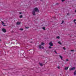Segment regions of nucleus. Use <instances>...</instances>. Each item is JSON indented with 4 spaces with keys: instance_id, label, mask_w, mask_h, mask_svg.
Wrapping results in <instances>:
<instances>
[{
    "instance_id": "6e6552de",
    "label": "nucleus",
    "mask_w": 76,
    "mask_h": 76,
    "mask_svg": "<svg viewBox=\"0 0 76 76\" xmlns=\"http://www.w3.org/2000/svg\"><path fill=\"white\" fill-rule=\"evenodd\" d=\"M59 57L60 58H61V60H63V57L61 56V55H59Z\"/></svg>"
},
{
    "instance_id": "c85d7f7f",
    "label": "nucleus",
    "mask_w": 76,
    "mask_h": 76,
    "mask_svg": "<svg viewBox=\"0 0 76 76\" xmlns=\"http://www.w3.org/2000/svg\"><path fill=\"white\" fill-rule=\"evenodd\" d=\"M67 15H69V13H68L67 14Z\"/></svg>"
},
{
    "instance_id": "cd10ccee",
    "label": "nucleus",
    "mask_w": 76,
    "mask_h": 76,
    "mask_svg": "<svg viewBox=\"0 0 76 76\" xmlns=\"http://www.w3.org/2000/svg\"><path fill=\"white\" fill-rule=\"evenodd\" d=\"M19 14L20 15V14H22V12H19Z\"/></svg>"
},
{
    "instance_id": "4468645a",
    "label": "nucleus",
    "mask_w": 76,
    "mask_h": 76,
    "mask_svg": "<svg viewBox=\"0 0 76 76\" xmlns=\"http://www.w3.org/2000/svg\"><path fill=\"white\" fill-rule=\"evenodd\" d=\"M58 43L59 44H60L61 45V42H58Z\"/></svg>"
},
{
    "instance_id": "7c9ffc66",
    "label": "nucleus",
    "mask_w": 76,
    "mask_h": 76,
    "mask_svg": "<svg viewBox=\"0 0 76 76\" xmlns=\"http://www.w3.org/2000/svg\"><path fill=\"white\" fill-rule=\"evenodd\" d=\"M4 26H6V25H4Z\"/></svg>"
},
{
    "instance_id": "ddd939ff",
    "label": "nucleus",
    "mask_w": 76,
    "mask_h": 76,
    "mask_svg": "<svg viewBox=\"0 0 76 76\" xmlns=\"http://www.w3.org/2000/svg\"><path fill=\"white\" fill-rule=\"evenodd\" d=\"M56 38H57V39H60V37L59 36L57 37H56Z\"/></svg>"
},
{
    "instance_id": "bb28decb",
    "label": "nucleus",
    "mask_w": 76,
    "mask_h": 76,
    "mask_svg": "<svg viewBox=\"0 0 76 76\" xmlns=\"http://www.w3.org/2000/svg\"><path fill=\"white\" fill-rule=\"evenodd\" d=\"M71 51H74V50H71Z\"/></svg>"
},
{
    "instance_id": "9b49d317",
    "label": "nucleus",
    "mask_w": 76,
    "mask_h": 76,
    "mask_svg": "<svg viewBox=\"0 0 76 76\" xmlns=\"http://www.w3.org/2000/svg\"><path fill=\"white\" fill-rule=\"evenodd\" d=\"M39 64L40 65V66H42V64L39 63Z\"/></svg>"
},
{
    "instance_id": "f8f14e48",
    "label": "nucleus",
    "mask_w": 76,
    "mask_h": 76,
    "mask_svg": "<svg viewBox=\"0 0 76 76\" xmlns=\"http://www.w3.org/2000/svg\"><path fill=\"white\" fill-rule=\"evenodd\" d=\"M22 17H23V16L22 15H21L20 16V18H22Z\"/></svg>"
},
{
    "instance_id": "7ed1b4c3",
    "label": "nucleus",
    "mask_w": 76,
    "mask_h": 76,
    "mask_svg": "<svg viewBox=\"0 0 76 76\" xmlns=\"http://www.w3.org/2000/svg\"><path fill=\"white\" fill-rule=\"evenodd\" d=\"M39 48L40 49H41V48H42V49H44V47H42V45H39Z\"/></svg>"
},
{
    "instance_id": "5701e85b",
    "label": "nucleus",
    "mask_w": 76,
    "mask_h": 76,
    "mask_svg": "<svg viewBox=\"0 0 76 76\" xmlns=\"http://www.w3.org/2000/svg\"><path fill=\"white\" fill-rule=\"evenodd\" d=\"M20 30L22 31L23 30V28H20Z\"/></svg>"
},
{
    "instance_id": "c756f323",
    "label": "nucleus",
    "mask_w": 76,
    "mask_h": 76,
    "mask_svg": "<svg viewBox=\"0 0 76 76\" xmlns=\"http://www.w3.org/2000/svg\"><path fill=\"white\" fill-rule=\"evenodd\" d=\"M75 12H76V10L75 11Z\"/></svg>"
},
{
    "instance_id": "393cba45",
    "label": "nucleus",
    "mask_w": 76,
    "mask_h": 76,
    "mask_svg": "<svg viewBox=\"0 0 76 76\" xmlns=\"http://www.w3.org/2000/svg\"><path fill=\"white\" fill-rule=\"evenodd\" d=\"M63 22H64V21H62V23H61V24H62V23H63Z\"/></svg>"
},
{
    "instance_id": "a878e982",
    "label": "nucleus",
    "mask_w": 76,
    "mask_h": 76,
    "mask_svg": "<svg viewBox=\"0 0 76 76\" xmlns=\"http://www.w3.org/2000/svg\"><path fill=\"white\" fill-rule=\"evenodd\" d=\"M51 48V46H50L49 47V48Z\"/></svg>"
},
{
    "instance_id": "412c9836",
    "label": "nucleus",
    "mask_w": 76,
    "mask_h": 76,
    "mask_svg": "<svg viewBox=\"0 0 76 76\" xmlns=\"http://www.w3.org/2000/svg\"><path fill=\"white\" fill-rule=\"evenodd\" d=\"M66 61H69V60H68V59H66Z\"/></svg>"
},
{
    "instance_id": "9d476101",
    "label": "nucleus",
    "mask_w": 76,
    "mask_h": 76,
    "mask_svg": "<svg viewBox=\"0 0 76 76\" xmlns=\"http://www.w3.org/2000/svg\"><path fill=\"white\" fill-rule=\"evenodd\" d=\"M76 19H75L74 20V23L75 25H76V22H75V21H76Z\"/></svg>"
},
{
    "instance_id": "a211bd4d",
    "label": "nucleus",
    "mask_w": 76,
    "mask_h": 76,
    "mask_svg": "<svg viewBox=\"0 0 76 76\" xmlns=\"http://www.w3.org/2000/svg\"><path fill=\"white\" fill-rule=\"evenodd\" d=\"M26 29H28V28H29V27H26Z\"/></svg>"
},
{
    "instance_id": "0eeeda50",
    "label": "nucleus",
    "mask_w": 76,
    "mask_h": 76,
    "mask_svg": "<svg viewBox=\"0 0 76 76\" xmlns=\"http://www.w3.org/2000/svg\"><path fill=\"white\" fill-rule=\"evenodd\" d=\"M20 24V22H17V25H19Z\"/></svg>"
},
{
    "instance_id": "20e7f679",
    "label": "nucleus",
    "mask_w": 76,
    "mask_h": 76,
    "mask_svg": "<svg viewBox=\"0 0 76 76\" xmlns=\"http://www.w3.org/2000/svg\"><path fill=\"white\" fill-rule=\"evenodd\" d=\"M2 31L4 33H5V32H6V29H4V28H3L2 29Z\"/></svg>"
},
{
    "instance_id": "dca6fc26",
    "label": "nucleus",
    "mask_w": 76,
    "mask_h": 76,
    "mask_svg": "<svg viewBox=\"0 0 76 76\" xmlns=\"http://www.w3.org/2000/svg\"><path fill=\"white\" fill-rule=\"evenodd\" d=\"M63 49L64 50H66V48H64V47H63Z\"/></svg>"
},
{
    "instance_id": "f3484780",
    "label": "nucleus",
    "mask_w": 76,
    "mask_h": 76,
    "mask_svg": "<svg viewBox=\"0 0 76 76\" xmlns=\"http://www.w3.org/2000/svg\"><path fill=\"white\" fill-rule=\"evenodd\" d=\"M54 52H55V53H56V54H57V52H56V50H55V51H54Z\"/></svg>"
},
{
    "instance_id": "2eb2a0df",
    "label": "nucleus",
    "mask_w": 76,
    "mask_h": 76,
    "mask_svg": "<svg viewBox=\"0 0 76 76\" xmlns=\"http://www.w3.org/2000/svg\"><path fill=\"white\" fill-rule=\"evenodd\" d=\"M74 75H76V71H75V72H74Z\"/></svg>"
},
{
    "instance_id": "4be33fe9",
    "label": "nucleus",
    "mask_w": 76,
    "mask_h": 76,
    "mask_svg": "<svg viewBox=\"0 0 76 76\" xmlns=\"http://www.w3.org/2000/svg\"><path fill=\"white\" fill-rule=\"evenodd\" d=\"M57 68H58V69H60V66H58Z\"/></svg>"
},
{
    "instance_id": "1a4fd4ad",
    "label": "nucleus",
    "mask_w": 76,
    "mask_h": 76,
    "mask_svg": "<svg viewBox=\"0 0 76 76\" xmlns=\"http://www.w3.org/2000/svg\"><path fill=\"white\" fill-rule=\"evenodd\" d=\"M44 44H45L44 43L42 42L41 44V45H44Z\"/></svg>"
},
{
    "instance_id": "39448f33",
    "label": "nucleus",
    "mask_w": 76,
    "mask_h": 76,
    "mask_svg": "<svg viewBox=\"0 0 76 76\" xmlns=\"http://www.w3.org/2000/svg\"><path fill=\"white\" fill-rule=\"evenodd\" d=\"M50 46H53V43H52V42H50L49 44Z\"/></svg>"
},
{
    "instance_id": "f03ea898",
    "label": "nucleus",
    "mask_w": 76,
    "mask_h": 76,
    "mask_svg": "<svg viewBox=\"0 0 76 76\" xmlns=\"http://www.w3.org/2000/svg\"><path fill=\"white\" fill-rule=\"evenodd\" d=\"M76 69V67H73L72 68L69 69V71H71V70H75Z\"/></svg>"
},
{
    "instance_id": "6ab92c4d",
    "label": "nucleus",
    "mask_w": 76,
    "mask_h": 76,
    "mask_svg": "<svg viewBox=\"0 0 76 76\" xmlns=\"http://www.w3.org/2000/svg\"><path fill=\"white\" fill-rule=\"evenodd\" d=\"M42 29H43V30H44L45 29V27H43Z\"/></svg>"
},
{
    "instance_id": "423d86ee",
    "label": "nucleus",
    "mask_w": 76,
    "mask_h": 76,
    "mask_svg": "<svg viewBox=\"0 0 76 76\" xmlns=\"http://www.w3.org/2000/svg\"><path fill=\"white\" fill-rule=\"evenodd\" d=\"M69 68V67H65V68H64V69L65 70H67V69H68Z\"/></svg>"
},
{
    "instance_id": "aec40b11",
    "label": "nucleus",
    "mask_w": 76,
    "mask_h": 76,
    "mask_svg": "<svg viewBox=\"0 0 76 76\" xmlns=\"http://www.w3.org/2000/svg\"><path fill=\"white\" fill-rule=\"evenodd\" d=\"M2 25H4V23H3V22H2Z\"/></svg>"
},
{
    "instance_id": "f257e3e1",
    "label": "nucleus",
    "mask_w": 76,
    "mask_h": 76,
    "mask_svg": "<svg viewBox=\"0 0 76 76\" xmlns=\"http://www.w3.org/2000/svg\"><path fill=\"white\" fill-rule=\"evenodd\" d=\"M39 12V10L37 8H35L33 11L32 14L33 15H35V12Z\"/></svg>"
},
{
    "instance_id": "b1692460",
    "label": "nucleus",
    "mask_w": 76,
    "mask_h": 76,
    "mask_svg": "<svg viewBox=\"0 0 76 76\" xmlns=\"http://www.w3.org/2000/svg\"><path fill=\"white\" fill-rule=\"evenodd\" d=\"M62 0V1L63 2L64 1H65V0Z\"/></svg>"
}]
</instances>
